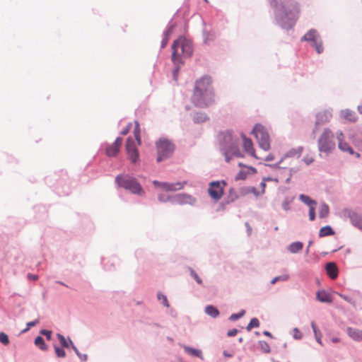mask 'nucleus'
<instances>
[{
    "mask_svg": "<svg viewBox=\"0 0 362 362\" xmlns=\"http://www.w3.org/2000/svg\"><path fill=\"white\" fill-rule=\"evenodd\" d=\"M191 101L194 106L200 108H206L215 103L211 77L205 76L196 81Z\"/></svg>",
    "mask_w": 362,
    "mask_h": 362,
    "instance_id": "1",
    "label": "nucleus"
},
{
    "mask_svg": "<svg viewBox=\"0 0 362 362\" xmlns=\"http://www.w3.org/2000/svg\"><path fill=\"white\" fill-rule=\"evenodd\" d=\"M272 4L282 12L281 21L292 27L298 20L299 8L297 3L293 0H272Z\"/></svg>",
    "mask_w": 362,
    "mask_h": 362,
    "instance_id": "2",
    "label": "nucleus"
},
{
    "mask_svg": "<svg viewBox=\"0 0 362 362\" xmlns=\"http://www.w3.org/2000/svg\"><path fill=\"white\" fill-rule=\"evenodd\" d=\"M192 53V42L185 37H180L172 45V61L175 66H181L183 58L189 57Z\"/></svg>",
    "mask_w": 362,
    "mask_h": 362,
    "instance_id": "3",
    "label": "nucleus"
},
{
    "mask_svg": "<svg viewBox=\"0 0 362 362\" xmlns=\"http://www.w3.org/2000/svg\"><path fill=\"white\" fill-rule=\"evenodd\" d=\"M221 145L225 152L226 160L227 162L230 161L229 155L237 157L241 156V153L238 148V139L233 136L230 132L222 134Z\"/></svg>",
    "mask_w": 362,
    "mask_h": 362,
    "instance_id": "4",
    "label": "nucleus"
},
{
    "mask_svg": "<svg viewBox=\"0 0 362 362\" xmlns=\"http://www.w3.org/2000/svg\"><path fill=\"white\" fill-rule=\"evenodd\" d=\"M116 182L119 187L128 189L134 194H141L144 193V190L137 180L129 175H118L116 177Z\"/></svg>",
    "mask_w": 362,
    "mask_h": 362,
    "instance_id": "5",
    "label": "nucleus"
},
{
    "mask_svg": "<svg viewBox=\"0 0 362 362\" xmlns=\"http://www.w3.org/2000/svg\"><path fill=\"white\" fill-rule=\"evenodd\" d=\"M334 134L329 129H325L318 139L319 150L322 152L329 153L335 148Z\"/></svg>",
    "mask_w": 362,
    "mask_h": 362,
    "instance_id": "6",
    "label": "nucleus"
},
{
    "mask_svg": "<svg viewBox=\"0 0 362 362\" xmlns=\"http://www.w3.org/2000/svg\"><path fill=\"white\" fill-rule=\"evenodd\" d=\"M252 134L257 139L261 148L264 151H268L270 148L269 136L264 126L257 124L252 129Z\"/></svg>",
    "mask_w": 362,
    "mask_h": 362,
    "instance_id": "7",
    "label": "nucleus"
},
{
    "mask_svg": "<svg viewBox=\"0 0 362 362\" xmlns=\"http://www.w3.org/2000/svg\"><path fill=\"white\" fill-rule=\"evenodd\" d=\"M158 153L157 161L160 162L169 157L174 151V144L166 139H160L156 142Z\"/></svg>",
    "mask_w": 362,
    "mask_h": 362,
    "instance_id": "8",
    "label": "nucleus"
},
{
    "mask_svg": "<svg viewBox=\"0 0 362 362\" xmlns=\"http://www.w3.org/2000/svg\"><path fill=\"white\" fill-rule=\"evenodd\" d=\"M137 141L131 137L127 138L125 145L128 159L132 163H136L139 160V153L137 148Z\"/></svg>",
    "mask_w": 362,
    "mask_h": 362,
    "instance_id": "9",
    "label": "nucleus"
},
{
    "mask_svg": "<svg viewBox=\"0 0 362 362\" xmlns=\"http://www.w3.org/2000/svg\"><path fill=\"white\" fill-rule=\"evenodd\" d=\"M224 181L212 182L209 184L208 189L210 197L215 201L219 200L223 194V187L226 186Z\"/></svg>",
    "mask_w": 362,
    "mask_h": 362,
    "instance_id": "10",
    "label": "nucleus"
},
{
    "mask_svg": "<svg viewBox=\"0 0 362 362\" xmlns=\"http://www.w3.org/2000/svg\"><path fill=\"white\" fill-rule=\"evenodd\" d=\"M185 182H174V183H170V182H160L157 180L153 181V184L155 187H159L161 189L166 191V192H175L177 190L182 189L185 185Z\"/></svg>",
    "mask_w": 362,
    "mask_h": 362,
    "instance_id": "11",
    "label": "nucleus"
},
{
    "mask_svg": "<svg viewBox=\"0 0 362 362\" xmlns=\"http://www.w3.org/2000/svg\"><path fill=\"white\" fill-rule=\"evenodd\" d=\"M301 153V148L298 149H291L285 154L284 158L279 163V165L288 164L289 165H292L293 161L296 159H298L300 157Z\"/></svg>",
    "mask_w": 362,
    "mask_h": 362,
    "instance_id": "12",
    "label": "nucleus"
},
{
    "mask_svg": "<svg viewBox=\"0 0 362 362\" xmlns=\"http://www.w3.org/2000/svg\"><path fill=\"white\" fill-rule=\"evenodd\" d=\"M292 170H293V168H289L288 169L286 170V175L285 176H282L279 174H276L275 176H269V177H263V181H264V182L273 181L276 183H279V182H288L292 176Z\"/></svg>",
    "mask_w": 362,
    "mask_h": 362,
    "instance_id": "13",
    "label": "nucleus"
},
{
    "mask_svg": "<svg viewBox=\"0 0 362 362\" xmlns=\"http://www.w3.org/2000/svg\"><path fill=\"white\" fill-rule=\"evenodd\" d=\"M172 202L178 204L193 205L196 202V199L187 194H178L172 198Z\"/></svg>",
    "mask_w": 362,
    "mask_h": 362,
    "instance_id": "14",
    "label": "nucleus"
},
{
    "mask_svg": "<svg viewBox=\"0 0 362 362\" xmlns=\"http://www.w3.org/2000/svg\"><path fill=\"white\" fill-rule=\"evenodd\" d=\"M122 141V138L117 137L113 144L106 148V155L109 157L115 156L119 151Z\"/></svg>",
    "mask_w": 362,
    "mask_h": 362,
    "instance_id": "15",
    "label": "nucleus"
},
{
    "mask_svg": "<svg viewBox=\"0 0 362 362\" xmlns=\"http://www.w3.org/2000/svg\"><path fill=\"white\" fill-rule=\"evenodd\" d=\"M239 166L242 167V169L236 175V179L238 180H244L247 175H254L257 173V170L253 167L243 165L241 163H239Z\"/></svg>",
    "mask_w": 362,
    "mask_h": 362,
    "instance_id": "16",
    "label": "nucleus"
},
{
    "mask_svg": "<svg viewBox=\"0 0 362 362\" xmlns=\"http://www.w3.org/2000/svg\"><path fill=\"white\" fill-rule=\"evenodd\" d=\"M332 116V113L327 110L318 112L316 115L315 126L329 122Z\"/></svg>",
    "mask_w": 362,
    "mask_h": 362,
    "instance_id": "17",
    "label": "nucleus"
},
{
    "mask_svg": "<svg viewBox=\"0 0 362 362\" xmlns=\"http://www.w3.org/2000/svg\"><path fill=\"white\" fill-rule=\"evenodd\" d=\"M337 138L338 140V146L340 150L342 151L348 152L350 154L354 153V151L352 148L349 146L346 142L343 141L344 135L341 132H339L337 134Z\"/></svg>",
    "mask_w": 362,
    "mask_h": 362,
    "instance_id": "18",
    "label": "nucleus"
},
{
    "mask_svg": "<svg viewBox=\"0 0 362 362\" xmlns=\"http://www.w3.org/2000/svg\"><path fill=\"white\" fill-rule=\"evenodd\" d=\"M327 275L332 279H335L338 276V269L334 262H329L325 267Z\"/></svg>",
    "mask_w": 362,
    "mask_h": 362,
    "instance_id": "19",
    "label": "nucleus"
},
{
    "mask_svg": "<svg viewBox=\"0 0 362 362\" xmlns=\"http://www.w3.org/2000/svg\"><path fill=\"white\" fill-rule=\"evenodd\" d=\"M243 148L246 152H247L252 156L257 158L255 151L253 148V144L250 139H243Z\"/></svg>",
    "mask_w": 362,
    "mask_h": 362,
    "instance_id": "20",
    "label": "nucleus"
},
{
    "mask_svg": "<svg viewBox=\"0 0 362 362\" xmlns=\"http://www.w3.org/2000/svg\"><path fill=\"white\" fill-rule=\"evenodd\" d=\"M319 35L317 31L314 29L310 30L306 34L302 37V40L303 41H310L314 42L319 38Z\"/></svg>",
    "mask_w": 362,
    "mask_h": 362,
    "instance_id": "21",
    "label": "nucleus"
},
{
    "mask_svg": "<svg viewBox=\"0 0 362 362\" xmlns=\"http://www.w3.org/2000/svg\"><path fill=\"white\" fill-rule=\"evenodd\" d=\"M316 297L317 300L322 302V303H331L332 299L328 293H327L325 291H320L317 293Z\"/></svg>",
    "mask_w": 362,
    "mask_h": 362,
    "instance_id": "22",
    "label": "nucleus"
},
{
    "mask_svg": "<svg viewBox=\"0 0 362 362\" xmlns=\"http://www.w3.org/2000/svg\"><path fill=\"white\" fill-rule=\"evenodd\" d=\"M347 333L349 337L354 340H362V331L349 327L347 329Z\"/></svg>",
    "mask_w": 362,
    "mask_h": 362,
    "instance_id": "23",
    "label": "nucleus"
},
{
    "mask_svg": "<svg viewBox=\"0 0 362 362\" xmlns=\"http://www.w3.org/2000/svg\"><path fill=\"white\" fill-rule=\"evenodd\" d=\"M334 234V231L329 226H326L320 228L319 231L320 237H325L329 235H333Z\"/></svg>",
    "mask_w": 362,
    "mask_h": 362,
    "instance_id": "24",
    "label": "nucleus"
},
{
    "mask_svg": "<svg viewBox=\"0 0 362 362\" xmlns=\"http://www.w3.org/2000/svg\"><path fill=\"white\" fill-rule=\"evenodd\" d=\"M303 245L301 242H294L288 246V250L291 253H297L303 249Z\"/></svg>",
    "mask_w": 362,
    "mask_h": 362,
    "instance_id": "25",
    "label": "nucleus"
},
{
    "mask_svg": "<svg viewBox=\"0 0 362 362\" xmlns=\"http://www.w3.org/2000/svg\"><path fill=\"white\" fill-rule=\"evenodd\" d=\"M318 213L320 218H323L327 217L329 213V206L325 204H322L319 206Z\"/></svg>",
    "mask_w": 362,
    "mask_h": 362,
    "instance_id": "26",
    "label": "nucleus"
},
{
    "mask_svg": "<svg viewBox=\"0 0 362 362\" xmlns=\"http://www.w3.org/2000/svg\"><path fill=\"white\" fill-rule=\"evenodd\" d=\"M342 115L344 119L349 122H355L356 120V116L355 113L351 110H344L342 112Z\"/></svg>",
    "mask_w": 362,
    "mask_h": 362,
    "instance_id": "27",
    "label": "nucleus"
},
{
    "mask_svg": "<svg viewBox=\"0 0 362 362\" xmlns=\"http://www.w3.org/2000/svg\"><path fill=\"white\" fill-rule=\"evenodd\" d=\"M299 199L301 202H303L304 204L308 205L309 208L311 206H315L316 204V202L310 199L308 196H306L305 194H300L299 196Z\"/></svg>",
    "mask_w": 362,
    "mask_h": 362,
    "instance_id": "28",
    "label": "nucleus"
},
{
    "mask_svg": "<svg viewBox=\"0 0 362 362\" xmlns=\"http://www.w3.org/2000/svg\"><path fill=\"white\" fill-rule=\"evenodd\" d=\"M205 312L207 315L213 317H216L219 315V311L218 309L213 305L206 306L205 308Z\"/></svg>",
    "mask_w": 362,
    "mask_h": 362,
    "instance_id": "29",
    "label": "nucleus"
},
{
    "mask_svg": "<svg viewBox=\"0 0 362 362\" xmlns=\"http://www.w3.org/2000/svg\"><path fill=\"white\" fill-rule=\"evenodd\" d=\"M193 119L195 122L201 123L208 119V116L204 112H197L194 115Z\"/></svg>",
    "mask_w": 362,
    "mask_h": 362,
    "instance_id": "30",
    "label": "nucleus"
},
{
    "mask_svg": "<svg viewBox=\"0 0 362 362\" xmlns=\"http://www.w3.org/2000/svg\"><path fill=\"white\" fill-rule=\"evenodd\" d=\"M284 164L279 165V166L278 167V168L276 170V174H279L280 175L285 176L286 175V170L288 169L289 168H293L292 173L296 171V168L294 166L289 165L287 167V166H284Z\"/></svg>",
    "mask_w": 362,
    "mask_h": 362,
    "instance_id": "31",
    "label": "nucleus"
},
{
    "mask_svg": "<svg viewBox=\"0 0 362 362\" xmlns=\"http://www.w3.org/2000/svg\"><path fill=\"white\" fill-rule=\"evenodd\" d=\"M184 350L185 351L186 353H187L192 356L202 357V351L199 349H196L194 348H191V347L185 346Z\"/></svg>",
    "mask_w": 362,
    "mask_h": 362,
    "instance_id": "32",
    "label": "nucleus"
},
{
    "mask_svg": "<svg viewBox=\"0 0 362 362\" xmlns=\"http://www.w3.org/2000/svg\"><path fill=\"white\" fill-rule=\"evenodd\" d=\"M57 338L59 339L61 345L63 347L68 348L70 345L73 346V343L70 339H66L63 335L57 334Z\"/></svg>",
    "mask_w": 362,
    "mask_h": 362,
    "instance_id": "33",
    "label": "nucleus"
},
{
    "mask_svg": "<svg viewBox=\"0 0 362 362\" xmlns=\"http://www.w3.org/2000/svg\"><path fill=\"white\" fill-rule=\"evenodd\" d=\"M311 327L313 328V332H314V334H315V339L317 340V341L320 344L322 345V340H321V337H322V334L321 332L317 329V326L315 323V322H312L311 323Z\"/></svg>",
    "mask_w": 362,
    "mask_h": 362,
    "instance_id": "34",
    "label": "nucleus"
},
{
    "mask_svg": "<svg viewBox=\"0 0 362 362\" xmlns=\"http://www.w3.org/2000/svg\"><path fill=\"white\" fill-rule=\"evenodd\" d=\"M134 134L135 136V141H137L138 145H141V137H140V127L138 122H135V127L134 129Z\"/></svg>",
    "mask_w": 362,
    "mask_h": 362,
    "instance_id": "35",
    "label": "nucleus"
},
{
    "mask_svg": "<svg viewBox=\"0 0 362 362\" xmlns=\"http://www.w3.org/2000/svg\"><path fill=\"white\" fill-rule=\"evenodd\" d=\"M312 45L315 47L316 52L318 54H321L323 52L324 49H323V46H322V42L320 37L317 40H315L314 42H313Z\"/></svg>",
    "mask_w": 362,
    "mask_h": 362,
    "instance_id": "36",
    "label": "nucleus"
},
{
    "mask_svg": "<svg viewBox=\"0 0 362 362\" xmlns=\"http://www.w3.org/2000/svg\"><path fill=\"white\" fill-rule=\"evenodd\" d=\"M259 345L260 347V349L262 352L269 354L271 351L270 346L269 344L265 341H259Z\"/></svg>",
    "mask_w": 362,
    "mask_h": 362,
    "instance_id": "37",
    "label": "nucleus"
},
{
    "mask_svg": "<svg viewBox=\"0 0 362 362\" xmlns=\"http://www.w3.org/2000/svg\"><path fill=\"white\" fill-rule=\"evenodd\" d=\"M35 344L39 346L42 350H45L47 346L45 344V341L42 337H37L35 339Z\"/></svg>",
    "mask_w": 362,
    "mask_h": 362,
    "instance_id": "38",
    "label": "nucleus"
},
{
    "mask_svg": "<svg viewBox=\"0 0 362 362\" xmlns=\"http://www.w3.org/2000/svg\"><path fill=\"white\" fill-rule=\"evenodd\" d=\"M259 326V322L257 318H252L250 323L247 325L246 329L247 331H250L254 327H258Z\"/></svg>",
    "mask_w": 362,
    "mask_h": 362,
    "instance_id": "39",
    "label": "nucleus"
},
{
    "mask_svg": "<svg viewBox=\"0 0 362 362\" xmlns=\"http://www.w3.org/2000/svg\"><path fill=\"white\" fill-rule=\"evenodd\" d=\"M266 182H264L262 180V182L260 183V187H261V192H257L256 189L255 188H252L250 192H252V193H254L255 195L258 196L259 194H262L264 193L265 192V187H266Z\"/></svg>",
    "mask_w": 362,
    "mask_h": 362,
    "instance_id": "40",
    "label": "nucleus"
},
{
    "mask_svg": "<svg viewBox=\"0 0 362 362\" xmlns=\"http://www.w3.org/2000/svg\"><path fill=\"white\" fill-rule=\"evenodd\" d=\"M54 351L56 355L59 358H64L66 356V353L64 350L57 346H54Z\"/></svg>",
    "mask_w": 362,
    "mask_h": 362,
    "instance_id": "41",
    "label": "nucleus"
},
{
    "mask_svg": "<svg viewBox=\"0 0 362 362\" xmlns=\"http://www.w3.org/2000/svg\"><path fill=\"white\" fill-rule=\"evenodd\" d=\"M0 342L4 345H8L9 344L8 337L4 332H0Z\"/></svg>",
    "mask_w": 362,
    "mask_h": 362,
    "instance_id": "42",
    "label": "nucleus"
},
{
    "mask_svg": "<svg viewBox=\"0 0 362 362\" xmlns=\"http://www.w3.org/2000/svg\"><path fill=\"white\" fill-rule=\"evenodd\" d=\"M288 279V275H287V274L276 276L271 281V284H274L279 281H286Z\"/></svg>",
    "mask_w": 362,
    "mask_h": 362,
    "instance_id": "43",
    "label": "nucleus"
},
{
    "mask_svg": "<svg viewBox=\"0 0 362 362\" xmlns=\"http://www.w3.org/2000/svg\"><path fill=\"white\" fill-rule=\"evenodd\" d=\"M190 274L194 279V280L197 281V284H202V280L198 276V274L195 272L194 270L190 269Z\"/></svg>",
    "mask_w": 362,
    "mask_h": 362,
    "instance_id": "44",
    "label": "nucleus"
},
{
    "mask_svg": "<svg viewBox=\"0 0 362 362\" xmlns=\"http://www.w3.org/2000/svg\"><path fill=\"white\" fill-rule=\"evenodd\" d=\"M293 336L296 339H300L302 338V333L298 328H294L293 329Z\"/></svg>",
    "mask_w": 362,
    "mask_h": 362,
    "instance_id": "45",
    "label": "nucleus"
},
{
    "mask_svg": "<svg viewBox=\"0 0 362 362\" xmlns=\"http://www.w3.org/2000/svg\"><path fill=\"white\" fill-rule=\"evenodd\" d=\"M158 298L159 300H162V302L165 306L169 307L168 301L167 297L165 296H164L161 293H158Z\"/></svg>",
    "mask_w": 362,
    "mask_h": 362,
    "instance_id": "46",
    "label": "nucleus"
},
{
    "mask_svg": "<svg viewBox=\"0 0 362 362\" xmlns=\"http://www.w3.org/2000/svg\"><path fill=\"white\" fill-rule=\"evenodd\" d=\"M309 218L310 221H314L315 218V206H311L309 209Z\"/></svg>",
    "mask_w": 362,
    "mask_h": 362,
    "instance_id": "47",
    "label": "nucleus"
},
{
    "mask_svg": "<svg viewBox=\"0 0 362 362\" xmlns=\"http://www.w3.org/2000/svg\"><path fill=\"white\" fill-rule=\"evenodd\" d=\"M37 323H39V320H36L35 321L28 322L27 323V328L25 329L23 331V332H25L28 331L31 327H33V326L36 325Z\"/></svg>",
    "mask_w": 362,
    "mask_h": 362,
    "instance_id": "48",
    "label": "nucleus"
},
{
    "mask_svg": "<svg viewBox=\"0 0 362 362\" xmlns=\"http://www.w3.org/2000/svg\"><path fill=\"white\" fill-rule=\"evenodd\" d=\"M73 349L74 350V351L76 352V354L78 355V356L83 360V361H86L87 358H88V356L87 355L84 354V355H81V353H79L78 350L77 349V348L73 345Z\"/></svg>",
    "mask_w": 362,
    "mask_h": 362,
    "instance_id": "49",
    "label": "nucleus"
},
{
    "mask_svg": "<svg viewBox=\"0 0 362 362\" xmlns=\"http://www.w3.org/2000/svg\"><path fill=\"white\" fill-rule=\"evenodd\" d=\"M303 160L306 165H310V163H312L314 161V158L312 156L308 155L304 157Z\"/></svg>",
    "mask_w": 362,
    "mask_h": 362,
    "instance_id": "50",
    "label": "nucleus"
},
{
    "mask_svg": "<svg viewBox=\"0 0 362 362\" xmlns=\"http://www.w3.org/2000/svg\"><path fill=\"white\" fill-rule=\"evenodd\" d=\"M244 311L240 313H237V314H233L231 315V316L230 317V319L232 320H238L239 318H240L242 316H243L244 315Z\"/></svg>",
    "mask_w": 362,
    "mask_h": 362,
    "instance_id": "51",
    "label": "nucleus"
},
{
    "mask_svg": "<svg viewBox=\"0 0 362 362\" xmlns=\"http://www.w3.org/2000/svg\"><path fill=\"white\" fill-rule=\"evenodd\" d=\"M290 204H291V201L288 200V199H286L283 204H282V207L284 210L286 211H288L290 209Z\"/></svg>",
    "mask_w": 362,
    "mask_h": 362,
    "instance_id": "52",
    "label": "nucleus"
},
{
    "mask_svg": "<svg viewBox=\"0 0 362 362\" xmlns=\"http://www.w3.org/2000/svg\"><path fill=\"white\" fill-rule=\"evenodd\" d=\"M158 199L160 202H165L172 200V198H170V197H165L163 195L160 194L158 196Z\"/></svg>",
    "mask_w": 362,
    "mask_h": 362,
    "instance_id": "53",
    "label": "nucleus"
},
{
    "mask_svg": "<svg viewBox=\"0 0 362 362\" xmlns=\"http://www.w3.org/2000/svg\"><path fill=\"white\" fill-rule=\"evenodd\" d=\"M339 296L342 298L344 300H345L346 301L349 302V303L352 304V305H354V301H353L351 300V298H350L348 296H346L344 295H342V294H339Z\"/></svg>",
    "mask_w": 362,
    "mask_h": 362,
    "instance_id": "54",
    "label": "nucleus"
},
{
    "mask_svg": "<svg viewBox=\"0 0 362 362\" xmlns=\"http://www.w3.org/2000/svg\"><path fill=\"white\" fill-rule=\"evenodd\" d=\"M27 277L31 281H37L38 279V276L33 274H28Z\"/></svg>",
    "mask_w": 362,
    "mask_h": 362,
    "instance_id": "55",
    "label": "nucleus"
},
{
    "mask_svg": "<svg viewBox=\"0 0 362 362\" xmlns=\"http://www.w3.org/2000/svg\"><path fill=\"white\" fill-rule=\"evenodd\" d=\"M41 333L47 337L48 339H51L52 332L43 329L41 331Z\"/></svg>",
    "mask_w": 362,
    "mask_h": 362,
    "instance_id": "56",
    "label": "nucleus"
},
{
    "mask_svg": "<svg viewBox=\"0 0 362 362\" xmlns=\"http://www.w3.org/2000/svg\"><path fill=\"white\" fill-rule=\"evenodd\" d=\"M215 35L214 33H209L207 36L205 38L206 42H209L210 40H212L214 39Z\"/></svg>",
    "mask_w": 362,
    "mask_h": 362,
    "instance_id": "57",
    "label": "nucleus"
},
{
    "mask_svg": "<svg viewBox=\"0 0 362 362\" xmlns=\"http://www.w3.org/2000/svg\"><path fill=\"white\" fill-rule=\"evenodd\" d=\"M168 42V36H165L163 40H162V42H161V47L162 48H164L167 44Z\"/></svg>",
    "mask_w": 362,
    "mask_h": 362,
    "instance_id": "58",
    "label": "nucleus"
},
{
    "mask_svg": "<svg viewBox=\"0 0 362 362\" xmlns=\"http://www.w3.org/2000/svg\"><path fill=\"white\" fill-rule=\"evenodd\" d=\"M238 333V330L236 329H231L228 331V335L230 337L235 336Z\"/></svg>",
    "mask_w": 362,
    "mask_h": 362,
    "instance_id": "59",
    "label": "nucleus"
},
{
    "mask_svg": "<svg viewBox=\"0 0 362 362\" xmlns=\"http://www.w3.org/2000/svg\"><path fill=\"white\" fill-rule=\"evenodd\" d=\"M175 66L176 67H175V70L173 71V78L175 80H177V73L179 71V69H180V66Z\"/></svg>",
    "mask_w": 362,
    "mask_h": 362,
    "instance_id": "60",
    "label": "nucleus"
},
{
    "mask_svg": "<svg viewBox=\"0 0 362 362\" xmlns=\"http://www.w3.org/2000/svg\"><path fill=\"white\" fill-rule=\"evenodd\" d=\"M263 334H264L265 336H267V337H272V334H271L269 332H268V331H264V332H263Z\"/></svg>",
    "mask_w": 362,
    "mask_h": 362,
    "instance_id": "61",
    "label": "nucleus"
},
{
    "mask_svg": "<svg viewBox=\"0 0 362 362\" xmlns=\"http://www.w3.org/2000/svg\"><path fill=\"white\" fill-rule=\"evenodd\" d=\"M223 355H224L225 356H227V357H231V356H232V355H231V354H228V353H227V351H223Z\"/></svg>",
    "mask_w": 362,
    "mask_h": 362,
    "instance_id": "62",
    "label": "nucleus"
},
{
    "mask_svg": "<svg viewBox=\"0 0 362 362\" xmlns=\"http://www.w3.org/2000/svg\"><path fill=\"white\" fill-rule=\"evenodd\" d=\"M332 342H334V343H337V342H339V339H338V338H333V339H332Z\"/></svg>",
    "mask_w": 362,
    "mask_h": 362,
    "instance_id": "63",
    "label": "nucleus"
},
{
    "mask_svg": "<svg viewBox=\"0 0 362 362\" xmlns=\"http://www.w3.org/2000/svg\"><path fill=\"white\" fill-rule=\"evenodd\" d=\"M358 109L361 113H362V104L358 107Z\"/></svg>",
    "mask_w": 362,
    "mask_h": 362,
    "instance_id": "64",
    "label": "nucleus"
}]
</instances>
